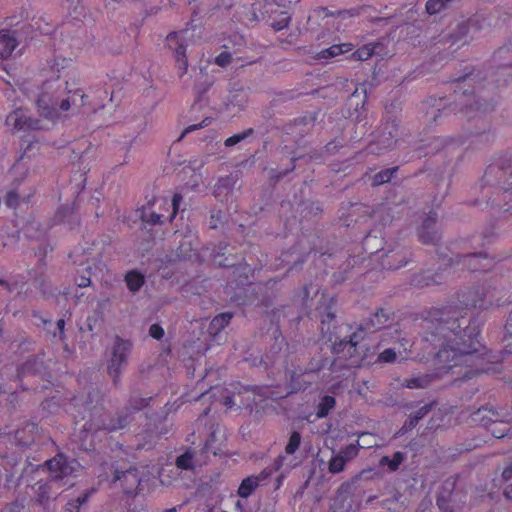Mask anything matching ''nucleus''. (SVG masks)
Masks as SVG:
<instances>
[{
  "instance_id": "338daca9",
  "label": "nucleus",
  "mask_w": 512,
  "mask_h": 512,
  "mask_svg": "<svg viewBox=\"0 0 512 512\" xmlns=\"http://www.w3.org/2000/svg\"><path fill=\"white\" fill-rule=\"evenodd\" d=\"M36 366H42V363H38L37 359H29L23 365V372L36 373L39 371Z\"/></svg>"
},
{
  "instance_id": "864d4df0",
  "label": "nucleus",
  "mask_w": 512,
  "mask_h": 512,
  "mask_svg": "<svg viewBox=\"0 0 512 512\" xmlns=\"http://www.w3.org/2000/svg\"><path fill=\"white\" fill-rule=\"evenodd\" d=\"M291 20V16L287 11H280L279 12V19L275 20L271 23V27L275 31L283 30L284 28H287Z\"/></svg>"
},
{
  "instance_id": "69168bd1",
  "label": "nucleus",
  "mask_w": 512,
  "mask_h": 512,
  "mask_svg": "<svg viewBox=\"0 0 512 512\" xmlns=\"http://www.w3.org/2000/svg\"><path fill=\"white\" fill-rule=\"evenodd\" d=\"M396 359V353L393 349H385L378 356V360L381 362H394Z\"/></svg>"
},
{
  "instance_id": "7c9ffc66",
  "label": "nucleus",
  "mask_w": 512,
  "mask_h": 512,
  "mask_svg": "<svg viewBox=\"0 0 512 512\" xmlns=\"http://www.w3.org/2000/svg\"><path fill=\"white\" fill-rule=\"evenodd\" d=\"M233 318L232 312H224L216 315L209 325V331L212 334H218L220 333L228 324L230 323L231 319Z\"/></svg>"
},
{
  "instance_id": "e2e57ef3",
  "label": "nucleus",
  "mask_w": 512,
  "mask_h": 512,
  "mask_svg": "<svg viewBox=\"0 0 512 512\" xmlns=\"http://www.w3.org/2000/svg\"><path fill=\"white\" fill-rule=\"evenodd\" d=\"M212 85V81H210L208 78L205 79L203 83L196 84L194 87V91L197 95V100H200L203 94L209 89V87Z\"/></svg>"
},
{
  "instance_id": "473e14b6",
  "label": "nucleus",
  "mask_w": 512,
  "mask_h": 512,
  "mask_svg": "<svg viewBox=\"0 0 512 512\" xmlns=\"http://www.w3.org/2000/svg\"><path fill=\"white\" fill-rule=\"evenodd\" d=\"M500 414L491 408H481L473 414V421L480 422L483 426L489 428L492 421L489 418H498Z\"/></svg>"
},
{
  "instance_id": "4d7b16f0",
  "label": "nucleus",
  "mask_w": 512,
  "mask_h": 512,
  "mask_svg": "<svg viewBox=\"0 0 512 512\" xmlns=\"http://www.w3.org/2000/svg\"><path fill=\"white\" fill-rule=\"evenodd\" d=\"M359 449L356 444H349L342 449L339 455L346 461L354 459L358 455Z\"/></svg>"
},
{
  "instance_id": "79ce46f5",
  "label": "nucleus",
  "mask_w": 512,
  "mask_h": 512,
  "mask_svg": "<svg viewBox=\"0 0 512 512\" xmlns=\"http://www.w3.org/2000/svg\"><path fill=\"white\" fill-rule=\"evenodd\" d=\"M176 468L181 470H192L194 468V455L191 451H186L176 458Z\"/></svg>"
},
{
  "instance_id": "c9c22d12",
  "label": "nucleus",
  "mask_w": 512,
  "mask_h": 512,
  "mask_svg": "<svg viewBox=\"0 0 512 512\" xmlns=\"http://www.w3.org/2000/svg\"><path fill=\"white\" fill-rule=\"evenodd\" d=\"M258 479L255 476H249L242 480L239 488L238 495L242 498L249 497L253 491L258 487Z\"/></svg>"
},
{
  "instance_id": "09e8293b",
  "label": "nucleus",
  "mask_w": 512,
  "mask_h": 512,
  "mask_svg": "<svg viewBox=\"0 0 512 512\" xmlns=\"http://www.w3.org/2000/svg\"><path fill=\"white\" fill-rule=\"evenodd\" d=\"M253 133H254V129L253 128H248V129L244 130L241 133L234 134V135L228 137L225 140L224 144H225L226 147H232V146L240 143L241 141L245 140L246 138L251 136Z\"/></svg>"
},
{
  "instance_id": "c03bdc74",
  "label": "nucleus",
  "mask_w": 512,
  "mask_h": 512,
  "mask_svg": "<svg viewBox=\"0 0 512 512\" xmlns=\"http://www.w3.org/2000/svg\"><path fill=\"white\" fill-rule=\"evenodd\" d=\"M401 494L395 493L392 498H387L381 501L380 505L382 508L390 512H400L402 504L399 502Z\"/></svg>"
},
{
  "instance_id": "052dcab7",
  "label": "nucleus",
  "mask_w": 512,
  "mask_h": 512,
  "mask_svg": "<svg viewBox=\"0 0 512 512\" xmlns=\"http://www.w3.org/2000/svg\"><path fill=\"white\" fill-rule=\"evenodd\" d=\"M210 123H211L210 118L206 117L200 123L188 126L187 128L184 129V131L178 138V141L182 140L186 134L193 132L195 130H198L200 128H204V127L208 126Z\"/></svg>"
},
{
  "instance_id": "3c124183",
  "label": "nucleus",
  "mask_w": 512,
  "mask_h": 512,
  "mask_svg": "<svg viewBox=\"0 0 512 512\" xmlns=\"http://www.w3.org/2000/svg\"><path fill=\"white\" fill-rule=\"evenodd\" d=\"M451 0H428L426 3V11L430 15L441 12Z\"/></svg>"
},
{
  "instance_id": "6ab92c4d",
  "label": "nucleus",
  "mask_w": 512,
  "mask_h": 512,
  "mask_svg": "<svg viewBox=\"0 0 512 512\" xmlns=\"http://www.w3.org/2000/svg\"><path fill=\"white\" fill-rule=\"evenodd\" d=\"M7 122L13 125L16 130H38L40 129V120L32 118L22 109L14 110L8 117Z\"/></svg>"
},
{
  "instance_id": "ddd939ff",
  "label": "nucleus",
  "mask_w": 512,
  "mask_h": 512,
  "mask_svg": "<svg viewBox=\"0 0 512 512\" xmlns=\"http://www.w3.org/2000/svg\"><path fill=\"white\" fill-rule=\"evenodd\" d=\"M13 435L16 445L29 448L43 438L44 431L37 423L25 421L13 432Z\"/></svg>"
},
{
  "instance_id": "8fccbe9b",
  "label": "nucleus",
  "mask_w": 512,
  "mask_h": 512,
  "mask_svg": "<svg viewBox=\"0 0 512 512\" xmlns=\"http://www.w3.org/2000/svg\"><path fill=\"white\" fill-rule=\"evenodd\" d=\"M237 182V176L230 174L218 179L216 188L217 190H232Z\"/></svg>"
},
{
  "instance_id": "c85d7f7f",
  "label": "nucleus",
  "mask_w": 512,
  "mask_h": 512,
  "mask_svg": "<svg viewBox=\"0 0 512 512\" xmlns=\"http://www.w3.org/2000/svg\"><path fill=\"white\" fill-rule=\"evenodd\" d=\"M367 99L366 89L361 86L358 87L355 85V89L352 94L349 96L347 101V106L349 109L353 108L356 112L359 108H363Z\"/></svg>"
},
{
  "instance_id": "a18cd8bd",
  "label": "nucleus",
  "mask_w": 512,
  "mask_h": 512,
  "mask_svg": "<svg viewBox=\"0 0 512 512\" xmlns=\"http://www.w3.org/2000/svg\"><path fill=\"white\" fill-rule=\"evenodd\" d=\"M162 217H163V215L158 214L154 211H150L146 208H143L141 210V214H140V218H141L142 222L149 224L151 226L156 225V224H162V220H161Z\"/></svg>"
},
{
  "instance_id": "f704fd0d",
  "label": "nucleus",
  "mask_w": 512,
  "mask_h": 512,
  "mask_svg": "<svg viewBox=\"0 0 512 512\" xmlns=\"http://www.w3.org/2000/svg\"><path fill=\"white\" fill-rule=\"evenodd\" d=\"M336 400L333 396L325 395L321 398L317 405L316 416L318 418L326 417L329 412L334 409Z\"/></svg>"
},
{
  "instance_id": "72a5a7b5",
  "label": "nucleus",
  "mask_w": 512,
  "mask_h": 512,
  "mask_svg": "<svg viewBox=\"0 0 512 512\" xmlns=\"http://www.w3.org/2000/svg\"><path fill=\"white\" fill-rule=\"evenodd\" d=\"M398 169H399V167L395 166V167L386 168V169H383V170L377 172L372 177V186L376 187V186L383 185L385 183H389L391 181L392 177L398 171Z\"/></svg>"
},
{
  "instance_id": "603ef678",
  "label": "nucleus",
  "mask_w": 512,
  "mask_h": 512,
  "mask_svg": "<svg viewBox=\"0 0 512 512\" xmlns=\"http://www.w3.org/2000/svg\"><path fill=\"white\" fill-rule=\"evenodd\" d=\"M280 5L276 3L275 1H269L265 0L264 3H261V16L262 18H265V16H268L269 18L272 17L273 14H278Z\"/></svg>"
},
{
  "instance_id": "5fc2aeb1",
  "label": "nucleus",
  "mask_w": 512,
  "mask_h": 512,
  "mask_svg": "<svg viewBox=\"0 0 512 512\" xmlns=\"http://www.w3.org/2000/svg\"><path fill=\"white\" fill-rule=\"evenodd\" d=\"M347 462L338 454L333 456L328 464V470L330 473L336 474L344 470Z\"/></svg>"
},
{
  "instance_id": "4be33fe9",
  "label": "nucleus",
  "mask_w": 512,
  "mask_h": 512,
  "mask_svg": "<svg viewBox=\"0 0 512 512\" xmlns=\"http://www.w3.org/2000/svg\"><path fill=\"white\" fill-rule=\"evenodd\" d=\"M19 45L18 31L16 29L0 30V60L8 59Z\"/></svg>"
},
{
  "instance_id": "0e129e2a",
  "label": "nucleus",
  "mask_w": 512,
  "mask_h": 512,
  "mask_svg": "<svg viewBox=\"0 0 512 512\" xmlns=\"http://www.w3.org/2000/svg\"><path fill=\"white\" fill-rule=\"evenodd\" d=\"M183 200V196L180 193H175L172 198V213L170 215V221L175 218L176 214L179 211L180 204Z\"/></svg>"
},
{
  "instance_id": "393cba45",
  "label": "nucleus",
  "mask_w": 512,
  "mask_h": 512,
  "mask_svg": "<svg viewBox=\"0 0 512 512\" xmlns=\"http://www.w3.org/2000/svg\"><path fill=\"white\" fill-rule=\"evenodd\" d=\"M330 509L332 512H350L352 509V503L347 486L341 485L337 490Z\"/></svg>"
},
{
  "instance_id": "b1692460",
  "label": "nucleus",
  "mask_w": 512,
  "mask_h": 512,
  "mask_svg": "<svg viewBox=\"0 0 512 512\" xmlns=\"http://www.w3.org/2000/svg\"><path fill=\"white\" fill-rule=\"evenodd\" d=\"M114 482L121 481V486L124 489V492L127 494H132L140 484V479L137 474V469H128L125 471L116 470L114 473Z\"/></svg>"
},
{
  "instance_id": "412c9836",
  "label": "nucleus",
  "mask_w": 512,
  "mask_h": 512,
  "mask_svg": "<svg viewBox=\"0 0 512 512\" xmlns=\"http://www.w3.org/2000/svg\"><path fill=\"white\" fill-rule=\"evenodd\" d=\"M83 253L90 256H111L116 253V249L109 235H101L94 239L90 246L84 248Z\"/></svg>"
},
{
  "instance_id": "1a4fd4ad",
  "label": "nucleus",
  "mask_w": 512,
  "mask_h": 512,
  "mask_svg": "<svg viewBox=\"0 0 512 512\" xmlns=\"http://www.w3.org/2000/svg\"><path fill=\"white\" fill-rule=\"evenodd\" d=\"M482 198L491 207L512 215V183L494 189H484Z\"/></svg>"
},
{
  "instance_id": "9d476101",
  "label": "nucleus",
  "mask_w": 512,
  "mask_h": 512,
  "mask_svg": "<svg viewBox=\"0 0 512 512\" xmlns=\"http://www.w3.org/2000/svg\"><path fill=\"white\" fill-rule=\"evenodd\" d=\"M35 501L45 509L54 501L63 491V485L50 477L46 480H39L33 486Z\"/></svg>"
},
{
  "instance_id": "c756f323",
  "label": "nucleus",
  "mask_w": 512,
  "mask_h": 512,
  "mask_svg": "<svg viewBox=\"0 0 512 512\" xmlns=\"http://www.w3.org/2000/svg\"><path fill=\"white\" fill-rule=\"evenodd\" d=\"M492 423L490 424L488 430L491 434L496 438H503L507 435H512V427L509 425L507 421L500 420L498 418H489Z\"/></svg>"
},
{
  "instance_id": "a878e982",
  "label": "nucleus",
  "mask_w": 512,
  "mask_h": 512,
  "mask_svg": "<svg viewBox=\"0 0 512 512\" xmlns=\"http://www.w3.org/2000/svg\"><path fill=\"white\" fill-rule=\"evenodd\" d=\"M238 19L245 25H250L259 22L261 16V3H252L249 5L242 6L241 10L238 11Z\"/></svg>"
},
{
  "instance_id": "0eeeda50",
  "label": "nucleus",
  "mask_w": 512,
  "mask_h": 512,
  "mask_svg": "<svg viewBox=\"0 0 512 512\" xmlns=\"http://www.w3.org/2000/svg\"><path fill=\"white\" fill-rule=\"evenodd\" d=\"M50 472V478L55 479L60 485H67L69 478L79 471L81 465L75 459H70L64 454H57L46 462Z\"/></svg>"
},
{
  "instance_id": "ea45409f",
  "label": "nucleus",
  "mask_w": 512,
  "mask_h": 512,
  "mask_svg": "<svg viewBox=\"0 0 512 512\" xmlns=\"http://www.w3.org/2000/svg\"><path fill=\"white\" fill-rule=\"evenodd\" d=\"M345 146V140L343 138H335L332 141L328 142L320 152V156H331L340 151L341 148Z\"/></svg>"
},
{
  "instance_id": "f03ea898",
  "label": "nucleus",
  "mask_w": 512,
  "mask_h": 512,
  "mask_svg": "<svg viewBox=\"0 0 512 512\" xmlns=\"http://www.w3.org/2000/svg\"><path fill=\"white\" fill-rule=\"evenodd\" d=\"M485 80L486 74L483 71L465 66L463 72L451 81L454 85L453 102H448L445 97H429L421 103L420 111L425 122L429 125L437 124L442 117L451 113L471 120L492 111L494 104L482 101L476 95V90Z\"/></svg>"
},
{
  "instance_id": "e433bc0d",
  "label": "nucleus",
  "mask_w": 512,
  "mask_h": 512,
  "mask_svg": "<svg viewBox=\"0 0 512 512\" xmlns=\"http://www.w3.org/2000/svg\"><path fill=\"white\" fill-rule=\"evenodd\" d=\"M298 160L297 157H292L290 160V166L284 170H277V169H270V183L274 186L276 185L281 179H283L286 175L293 172L296 168V161Z\"/></svg>"
},
{
  "instance_id": "cd10ccee",
  "label": "nucleus",
  "mask_w": 512,
  "mask_h": 512,
  "mask_svg": "<svg viewBox=\"0 0 512 512\" xmlns=\"http://www.w3.org/2000/svg\"><path fill=\"white\" fill-rule=\"evenodd\" d=\"M433 404H425L424 406L420 407L417 411L414 413H411L408 417V419L405 421L403 426L400 429V432L406 433L413 428H415L418 424V422L423 419L432 409Z\"/></svg>"
},
{
  "instance_id": "680f3d73",
  "label": "nucleus",
  "mask_w": 512,
  "mask_h": 512,
  "mask_svg": "<svg viewBox=\"0 0 512 512\" xmlns=\"http://www.w3.org/2000/svg\"><path fill=\"white\" fill-rule=\"evenodd\" d=\"M69 96L71 98L74 96L75 101H76L75 106L82 107L87 104L86 100H87L88 96L81 89H76L74 91L71 90V93L69 94Z\"/></svg>"
},
{
  "instance_id": "49530a36",
  "label": "nucleus",
  "mask_w": 512,
  "mask_h": 512,
  "mask_svg": "<svg viewBox=\"0 0 512 512\" xmlns=\"http://www.w3.org/2000/svg\"><path fill=\"white\" fill-rule=\"evenodd\" d=\"M301 444V434L298 431L291 433L288 443L285 446V453L288 455L294 454Z\"/></svg>"
},
{
  "instance_id": "f257e3e1",
  "label": "nucleus",
  "mask_w": 512,
  "mask_h": 512,
  "mask_svg": "<svg viewBox=\"0 0 512 512\" xmlns=\"http://www.w3.org/2000/svg\"><path fill=\"white\" fill-rule=\"evenodd\" d=\"M423 341L428 354L433 355L435 372L405 379L409 389H425L456 366L477 367L487 354L479 341L480 327L476 319H468L466 309L449 305L432 308L422 324Z\"/></svg>"
},
{
  "instance_id": "6e6d98bb",
  "label": "nucleus",
  "mask_w": 512,
  "mask_h": 512,
  "mask_svg": "<svg viewBox=\"0 0 512 512\" xmlns=\"http://www.w3.org/2000/svg\"><path fill=\"white\" fill-rule=\"evenodd\" d=\"M373 54V49L368 47V46H364L362 48H359L357 49L356 51H354L350 58H352L353 60H356V61H365L367 59H369Z\"/></svg>"
},
{
  "instance_id": "39448f33",
  "label": "nucleus",
  "mask_w": 512,
  "mask_h": 512,
  "mask_svg": "<svg viewBox=\"0 0 512 512\" xmlns=\"http://www.w3.org/2000/svg\"><path fill=\"white\" fill-rule=\"evenodd\" d=\"M507 293L495 287L477 286L461 292V303L466 307L487 310L500 307L507 302Z\"/></svg>"
},
{
  "instance_id": "dca6fc26",
  "label": "nucleus",
  "mask_w": 512,
  "mask_h": 512,
  "mask_svg": "<svg viewBox=\"0 0 512 512\" xmlns=\"http://www.w3.org/2000/svg\"><path fill=\"white\" fill-rule=\"evenodd\" d=\"M399 124L400 121L396 117H391L382 124L377 137L379 150L391 149L396 144L399 137Z\"/></svg>"
},
{
  "instance_id": "aec40b11",
  "label": "nucleus",
  "mask_w": 512,
  "mask_h": 512,
  "mask_svg": "<svg viewBox=\"0 0 512 512\" xmlns=\"http://www.w3.org/2000/svg\"><path fill=\"white\" fill-rule=\"evenodd\" d=\"M389 320L390 313L383 308H379L369 318L363 320L357 330L361 334L363 332H375L384 328Z\"/></svg>"
},
{
  "instance_id": "f8f14e48",
  "label": "nucleus",
  "mask_w": 512,
  "mask_h": 512,
  "mask_svg": "<svg viewBox=\"0 0 512 512\" xmlns=\"http://www.w3.org/2000/svg\"><path fill=\"white\" fill-rule=\"evenodd\" d=\"M438 214L434 211L427 213L417 229L418 239L425 245H436L442 237L437 226Z\"/></svg>"
},
{
  "instance_id": "bb28decb",
  "label": "nucleus",
  "mask_w": 512,
  "mask_h": 512,
  "mask_svg": "<svg viewBox=\"0 0 512 512\" xmlns=\"http://www.w3.org/2000/svg\"><path fill=\"white\" fill-rule=\"evenodd\" d=\"M199 242L193 235H184L179 241L176 256H199Z\"/></svg>"
},
{
  "instance_id": "4c0bfd02",
  "label": "nucleus",
  "mask_w": 512,
  "mask_h": 512,
  "mask_svg": "<svg viewBox=\"0 0 512 512\" xmlns=\"http://www.w3.org/2000/svg\"><path fill=\"white\" fill-rule=\"evenodd\" d=\"M482 25L480 24L479 16L469 18L467 21L462 22L458 25V33L461 36L467 35L470 31L477 32L481 30Z\"/></svg>"
},
{
  "instance_id": "9b49d317",
  "label": "nucleus",
  "mask_w": 512,
  "mask_h": 512,
  "mask_svg": "<svg viewBox=\"0 0 512 512\" xmlns=\"http://www.w3.org/2000/svg\"><path fill=\"white\" fill-rule=\"evenodd\" d=\"M443 262L437 264V269L432 272L428 269L413 277L416 286L424 287L441 284L449 274V269L454 264L450 258H442Z\"/></svg>"
},
{
  "instance_id": "2eb2a0df",
  "label": "nucleus",
  "mask_w": 512,
  "mask_h": 512,
  "mask_svg": "<svg viewBox=\"0 0 512 512\" xmlns=\"http://www.w3.org/2000/svg\"><path fill=\"white\" fill-rule=\"evenodd\" d=\"M166 45L173 52V57L178 69V76L181 78L186 74L188 69L186 45L179 40L177 32H171L167 35Z\"/></svg>"
},
{
  "instance_id": "37998d69",
  "label": "nucleus",
  "mask_w": 512,
  "mask_h": 512,
  "mask_svg": "<svg viewBox=\"0 0 512 512\" xmlns=\"http://www.w3.org/2000/svg\"><path fill=\"white\" fill-rule=\"evenodd\" d=\"M150 398L131 397L127 407L122 411L130 416L133 411H139L148 406Z\"/></svg>"
},
{
  "instance_id": "5701e85b",
  "label": "nucleus",
  "mask_w": 512,
  "mask_h": 512,
  "mask_svg": "<svg viewBox=\"0 0 512 512\" xmlns=\"http://www.w3.org/2000/svg\"><path fill=\"white\" fill-rule=\"evenodd\" d=\"M319 115V111H313V112H307L297 118H295L293 121H291L287 125V131L294 132L295 129L298 128V134L303 137L304 135L308 134L313 127L315 126V123L317 121Z\"/></svg>"
},
{
  "instance_id": "de8ad7c7",
  "label": "nucleus",
  "mask_w": 512,
  "mask_h": 512,
  "mask_svg": "<svg viewBox=\"0 0 512 512\" xmlns=\"http://www.w3.org/2000/svg\"><path fill=\"white\" fill-rule=\"evenodd\" d=\"M90 496L89 492H85L76 499L70 500L65 506V512H79L80 506L84 504Z\"/></svg>"
},
{
  "instance_id": "6e6552de",
  "label": "nucleus",
  "mask_w": 512,
  "mask_h": 512,
  "mask_svg": "<svg viewBox=\"0 0 512 512\" xmlns=\"http://www.w3.org/2000/svg\"><path fill=\"white\" fill-rule=\"evenodd\" d=\"M132 349V343L116 336L114 339L111 358L108 363V374L112 377L113 384L120 383L121 368L127 363L128 356Z\"/></svg>"
},
{
  "instance_id": "423d86ee",
  "label": "nucleus",
  "mask_w": 512,
  "mask_h": 512,
  "mask_svg": "<svg viewBox=\"0 0 512 512\" xmlns=\"http://www.w3.org/2000/svg\"><path fill=\"white\" fill-rule=\"evenodd\" d=\"M512 178V153H506L496 162L490 164L481 179V194L484 189L508 185Z\"/></svg>"
},
{
  "instance_id": "a19ab883",
  "label": "nucleus",
  "mask_w": 512,
  "mask_h": 512,
  "mask_svg": "<svg viewBox=\"0 0 512 512\" xmlns=\"http://www.w3.org/2000/svg\"><path fill=\"white\" fill-rule=\"evenodd\" d=\"M405 455L404 453L397 451L393 454L392 458L388 456H384L380 460L381 465H387L391 471H396L401 463L404 461Z\"/></svg>"
},
{
  "instance_id": "a211bd4d",
  "label": "nucleus",
  "mask_w": 512,
  "mask_h": 512,
  "mask_svg": "<svg viewBox=\"0 0 512 512\" xmlns=\"http://www.w3.org/2000/svg\"><path fill=\"white\" fill-rule=\"evenodd\" d=\"M315 316L320 319L321 331L323 333L330 332V324L336 318L334 298L323 294L321 296L320 305L316 308Z\"/></svg>"
},
{
  "instance_id": "7ed1b4c3",
  "label": "nucleus",
  "mask_w": 512,
  "mask_h": 512,
  "mask_svg": "<svg viewBox=\"0 0 512 512\" xmlns=\"http://www.w3.org/2000/svg\"><path fill=\"white\" fill-rule=\"evenodd\" d=\"M70 93L67 82L63 84L58 78L45 81L36 100L40 116L54 120L60 117L61 112L68 111L71 105H76L75 98H71Z\"/></svg>"
},
{
  "instance_id": "f3484780",
  "label": "nucleus",
  "mask_w": 512,
  "mask_h": 512,
  "mask_svg": "<svg viewBox=\"0 0 512 512\" xmlns=\"http://www.w3.org/2000/svg\"><path fill=\"white\" fill-rule=\"evenodd\" d=\"M363 339L362 334L357 330L349 339H342L333 344V352L335 354H342L347 359H355L352 364L356 363L360 355L357 350V345Z\"/></svg>"
},
{
  "instance_id": "58836bf2",
  "label": "nucleus",
  "mask_w": 512,
  "mask_h": 512,
  "mask_svg": "<svg viewBox=\"0 0 512 512\" xmlns=\"http://www.w3.org/2000/svg\"><path fill=\"white\" fill-rule=\"evenodd\" d=\"M126 284L129 290L132 292L138 291L144 284V277L140 273L136 271H131L127 273L126 277Z\"/></svg>"
},
{
  "instance_id": "4468645a",
  "label": "nucleus",
  "mask_w": 512,
  "mask_h": 512,
  "mask_svg": "<svg viewBox=\"0 0 512 512\" xmlns=\"http://www.w3.org/2000/svg\"><path fill=\"white\" fill-rule=\"evenodd\" d=\"M465 504L463 495L454 491V484L446 482L437 497V506L442 512H457Z\"/></svg>"
},
{
  "instance_id": "13d9d810",
  "label": "nucleus",
  "mask_w": 512,
  "mask_h": 512,
  "mask_svg": "<svg viewBox=\"0 0 512 512\" xmlns=\"http://www.w3.org/2000/svg\"><path fill=\"white\" fill-rule=\"evenodd\" d=\"M509 54L510 50L507 47H501L495 52L494 56L499 61V66H512L511 61H505L508 58Z\"/></svg>"
},
{
  "instance_id": "2f4dec72",
  "label": "nucleus",
  "mask_w": 512,
  "mask_h": 512,
  "mask_svg": "<svg viewBox=\"0 0 512 512\" xmlns=\"http://www.w3.org/2000/svg\"><path fill=\"white\" fill-rule=\"evenodd\" d=\"M353 50V45L350 43L334 44L327 49H323L319 53L320 58H334L336 56L348 53Z\"/></svg>"
},
{
  "instance_id": "20e7f679",
  "label": "nucleus",
  "mask_w": 512,
  "mask_h": 512,
  "mask_svg": "<svg viewBox=\"0 0 512 512\" xmlns=\"http://www.w3.org/2000/svg\"><path fill=\"white\" fill-rule=\"evenodd\" d=\"M89 401L86 403L90 406L94 402L96 405L88 407L90 411L89 420L84 424V429L90 432L104 431L111 433L120 429L125 428L129 424L128 413L119 412L116 416H111L105 412L102 407H98L97 403L100 398V392L93 389L88 394Z\"/></svg>"
},
{
  "instance_id": "bf43d9fd",
  "label": "nucleus",
  "mask_w": 512,
  "mask_h": 512,
  "mask_svg": "<svg viewBox=\"0 0 512 512\" xmlns=\"http://www.w3.org/2000/svg\"><path fill=\"white\" fill-rule=\"evenodd\" d=\"M468 263H463V266H468L471 272L487 271L490 267L481 264L483 258H468Z\"/></svg>"
},
{
  "instance_id": "774afa93",
  "label": "nucleus",
  "mask_w": 512,
  "mask_h": 512,
  "mask_svg": "<svg viewBox=\"0 0 512 512\" xmlns=\"http://www.w3.org/2000/svg\"><path fill=\"white\" fill-rule=\"evenodd\" d=\"M232 61V56L228 52H221L215 59V63L221 67H225Z\"/></svg>"
}]
</instances>
